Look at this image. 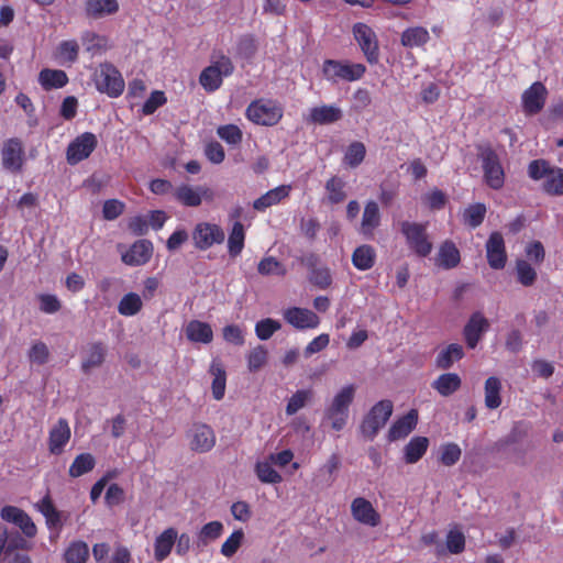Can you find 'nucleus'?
<instances>
[{
    "instance_id": "30",
    "label": "nucleus",
    "mask_w": 563,
    "mask_h": 563,
    "mask_svg": "<svg viewBox=\"0 0 563 563\" xmlns=\"http://www.w3.org/2000/svg\"><path fill=\"white\" fill-rule=\"evenodd\" d=\"M462 386V379L456 373H443L431 384V387L442 397H450Z\"/></svg>"
},
{
    "instance_id": "38",
    "label": "nucleus",
    "mask_w": 563,
    "mask_h": 563,
    "mask_svg": "<svg viewBox=\"0 0 563 563\" xmlns=\"http://www.w3.org/2000/svg\"><path fill=\"white\" fill-rule=\"evenodd\" d=\"M485 406L490 409H497L501 405V382L498 377L490 376L486 379L485 386Z\"/></svg>"
},
{
    "instance_id": "4",
    "label": "nucleus",
    "mask_w": 563,
    "mask_h": 563,
    "mask_svg": "<svg viewBox=\"0 0 563 563\" xmlns=\"http://www.w3.org/2000/svg\"><path fill=\"white\" fill-rule=\"evenodd\" d=\"M400 232L408 247L419 257H427L432 252V242L429 240L427 223L401 221Z\"/></svg>"
},
{
    "instance_id": "50",
    "label": "nucleus",
    "mask_w": 563,
    "mask_h": 563,
    "mask_svg": "<svg viewBox=\"0 0 563 563\" xmlns=\"http://www.w3.org/2000/svg\"><path fill=\"white\" fill-rule=\"evenodd\" d=\"M365 155H366L365 145L358 141L352 142L347 146L346 152L344 154V163L347 166L355 168L362 164V162L365 158Z\"/></svg>"
},
{
    "instance_id": "19",
    "label": "nucleus",
    "mask_w": 563,
    "mask_h": 563,
    "mask_svg": "<svg viewBox=\"0 0 563 563\" xmlns=\"http://www.w3.org/2000/svg\"><path fill=\"white\" fill-rule=\"evenodd\" d=\"M71 437L70 427L65 418H59L57 423L53 426L48 433V450L54 455L64 452L66 444Z\"/></svg>"
},
{
    "instance_id": "18",
    "label": "nucleus",
    "mask_w": 563,
    "mask_h": 563,
    "mask_svg": "<svg viewBox=\"0 0 563 563\" xmlns=\"http://www.w3.org/2000/svg\"><path fill=\"white\" fill-rule=\"evenodd\" d=\"M486 257L493 269H503L507 263L505 241L500 232H493L486 242Z\"/></svg>"
},
{
    "instance_id": "1",
    "label": "nucleus",
    "mask_w": 563,
    "mask_h": 563,
    "mask_svg": "<svg viewBox=\"0 0 563 563\" xmlns=\"http://www.w3.org/2000/svg\"><path fill=\"white\" fill-rule=\"evenodd\" d=\"M477 157L481 161L483 177L486 185L498 190L505 184V170L500 162L498 153L490 143H482L476 145Z\"/></svg>"
},
{
    "instance_id": "37",
    "label": "nucleus",
    "mask_w": 563,
    "mask_h": 563,
    "mask_svg": "<svg viewBox=\"0 0 563 563\" xmlns=\"http://www.w3.org/2000/svg\"><path fill=\"white\" fill-rule=\"evenodd\" d=\"M245 242V229L241 221L233 222L231 231L229 233L228 239V252L232 258L239 256L243 249Z\"/></svg>"
},
{
    "instance_id": "7",
    "label": "nucleus",
    "mask_w": 563,
    "mask_h": 563,
    "mask_svg": "<svg viewBox=\"0 0 563 563\" xmlns=\"http://www.w3.org/2000/svg\"><path fill=\"white\" fill-rule=\"evenodd\" d=\"M322 73L325 79L336 82L338 80L355 81L366 73V67L360 63H349L334 59H327L322 65Z\"/></svg>"
},
{
    "instance_id": "63",
    "label": "nucleus",
    "mask_w": 563,
    "mask_h": 563,
    "mask_svg": "<svg viewBox=\"0 0 563 563\" xmlns=\"http://www.w3.org/2000/svg\"><path fill=\"white\" fill-rule=\"evenodd\" d=\"M422 200L431 210H441L448 202L446 195L438 188L427 192Z\"/></svg>"
},
{
    "instance_id": "53",
    "label": "nucleus",
    "mask_w": 563,
    "mask_h": 563,
    "mask_svg": "<svg viewBox=\"0 0 563 563\" xmlns=\"http://www.w3.org/2000/svg\"><path fill=\"white\" fill-rule=\"evenodd\" d=\"M223 532V525L218 521H210L202 526L198 533V539L202 544H208L210 541H214L221 537Z\"/></svg>"
},
{
    "instance_id": "32",
    "label": "nucleus",
    "mask_w": 563,
    "mask_h": 563,
    "mask_svg": "<svg viewBox=\"0 0 563 563\" xmlns=\"http://www.w3.org/2000/svg\"><path fill=\"white\" fill-rule=\"evenodd\" d=\"M209 372L213 376L212 396L216 400H221L224 397L227 385V373L222 362L219 358H213Z\"/></svg>"
},
{
    "instance_id": "28",
    "label": "nucleus",
    "mask_w": 563,
    "mask_h": 563,
    "mask_svg": "<svg viewBox=\"0 0 563 563\" xmlns=\"http://www.w3.org/2000/svg\"><path fill=\"white\" fill-rule=\"evenodd\" d=\"M461 262V254L451 240H445L439 247L435 264L444 269L455 268Z\"/></svg>"
},
{
    "instance_id": "25",
    "label": "nucleus",
    "mask_w": 563,
    "mask_h": 563,
    "mask_svg": "<svg viewBox=\"0 0 563 563\" xmlns=\"http://www.w3.org/2000/svg\"><path fill=\"white\" fill-rule=\"evenodd\" d=\"M177 540V530L173 527L165 529L154 541V559L163 562L170 554Z\"/></svg>"
},
{
    "instance_id": "8",
    "label": "nucleus",
    "mask_w": 563,
    "mask_h": 563,
    "mask_svg": "<svg viewBox=\"0 0 563 563\" xmlns=\"http://www.w3.org/2000/svg\"><path fill=\"white\" fill-rule=\"evenodd\" d=\"M393 408V402L388 399L375 404L362 421L361 431L363 435L373 440L390 418Z\"/></svg>"
},
{
    "instance_id": "62",
    "label": "nucleus",
    "mask_w": 563,
    "mask_h": 563,
    "mask_svg": "<svg viewBox=\"0 0 563 563\" xmlns=\"http://www.w3.org/2000/svg\"><path fill=\"white\" fill-rule=\"evenodd\" d=\"M167 102V98L164 91L154 90L142 107V113L144 115L153 114L159 107Z\"/></svg>"
},
{
    "instance_id": "56",
    "label": "nucleus",
    "mask_w": 563,
    "mask_h": 563,
    "mask_svg": "<svg viewBox=\"0 0 563 563\" xmlns=\"http://www.w3.org/2000/svg\"><path fill=\"white\" fill-rule=\"evenodd\" d=\"M282 328V324L272 318H266L258 321L255 324V333L256 336L262 340H268L273 336V334Z\"/></svg>"
},
{
    "instance_id": "64",
    "label": "nucleus",
    "mask_w": 563,
    "mask_h": 563,
    "mask_svg": "<svg viewBox=\"0 0 563 563\" xmlns=\"http://www.w3.org/2000/svg\"><path fill=\"white\" fill-rule=\"evenodd\" d=\"M125 209L124 202L118 199H108L102 207V216L104 220L112 221L119 218Z\"/></svg>"
},
{
    "instance_id": "54",
    "label": "nucleus",
    "mask_w": 563,
    "mask_h": 563,
    "mask_svg": "<svg viewBox=\"0 0 563 563\" xmlns=\"http://www.w3.org/2000/svg\"><path fill=\"white\" fill-rule=\"evenodd\" d=\"M312 397V391L310 389H299L297 390L288 400L286 406V413L288 416H292L298 412L301 408H303L307 401Z\"/></svg>"
},
{
    "instance_id": "36",
    "label": "nucleus",
    "mask_w": 563,
    "mask_h": 563,
    "mask_svg": "<svg viewBox=\"0 0 563 563\" xmlns=\"http://www.w3.org/2000/svg\"><path fill=\"white\" fill-rule=\"evenodd\" d=\"M429 440L426 437H413L405 446V461L408 464L417 463L427 452Z\"/></svg>"
},
{
    "instance_id": "12",
    "label": "nucleus",
    "mask_w": 563,
    "mask_h": 563,
    "mask_svg": "<svg viewBox=\"0 0 563 563\" xmlns=\"http://www.w3.org/2000/svg\"><path fill=\"white\" fill-rule=\"evenodd\" d=\"M98 145L97 136L91 132H84L75 137L66 150V159L69 165H76L88 158Z\"/></svg>"
},
{
    "instance_id": "59",
    "label": "nucleus",
    "mask_w": 563,
    "mask_h": 563,
    "mask_svg": "<svg viewBox=\"0 0 563 563\" xmlns=\"http://www.w3.org/2000/svg\"><path fill=\"white\" fill-rule=\"evenodd\" d=\"M244 533L242 529L233 531L221 545V553L227 556H233L242 544Z\"/></svg>"
},
{
    "instance_id": "22",
    "label": "nucleus",
    "mask_w": 563,
    "mask_h": 563,
    "mask_svg": "<svg viewBox=\"0 0 563 563\" xmlns=\"http://www.w3.org/2000/svg\"><path fill=\"white\" fill-rule=\"evenodd\" d=\"M107 352V346L103 342L89 343L82 356L81 371L88 374L91 369L100 367L106 361Z\"/></svg>"
},
{
    "instance_id": "40",
    "label": "nucleus",
    "mask_w": 563,
    "mask_h": 563,
    "mask_svg": "<svg viewBox=\"0 0 563 563\" xmlns=\"http://www.w3.org/2000/svg\"><path fill=\"white\" fill-rule=\"evenodd\" d=\"M96 466V459L90 453H80L69 466L68 474L73 478L80 477L91 472Z\"/></svg>"
},
{
    "instance_id": "2",
    "label": "nucleus",
    "mask_w": 563,
    "mask_h": 563,
    "mask_svg": "<svg viewBox=\"0 0 563 563\" xmlns=\"http://www.w3.org/2000/svg\"><path fill=\"white\" fill-rule=\"evenodd\" d=\"M355 391L356 388L353 384L342 387L325 408L324 418L330 421L333 430L341 431L346 426Z\"/></svg>"
},
{
    "instance_id": "34",
    "label": "nucleus",
    "mask_w": 563,
    "mask_h": 563,
    "mask_svg": "<svg viewBox=\"0 0 563 563\" xmlns=\"http://www.w3.org/2000/svg\"><path fill=\"white\" fill-rule=\"evenodd\" d=\"M119 10L117 0H87L85 11L87 16L99 19L108 14H114Z\"/></svg>"
},
{
    "instance_id": "13",
    "label": "nucleus",
    "mask_w": 563,
    "mask_h": 563,
    "mask_svg": "<svg viewBox=\"0 0 563 563\" xmlns=\"http://www.w3.org/2000/svg\"><path fill=\"white\" fill-rule=\"evenodd\" d=\"M225 239L223 229L209 222L198 223L192 231V240L198 250L206 251L213 244H221Z\"/></svg>"
},
{
    "instance_id": "16",
    "label": "nucleus",
    "mask_w": 563,
    "mask_h": 563,
    "mask_svg": "<svg viewBox=\"0 0 563 563\" xmlns=\"http://www.w3.org/2000/svg\"><path fill=\"white\" fill-rule=\"evenodd\" d=\"M284 320L297 330L316 329L320 324L319 316L310 309L289 307L283 311Z\"/></svg>"
},
{
    "instance_id": "11",
    "label": "nucleus",
    "mask_w": 563,
    "mask_h": 563,
    "mask_svg": "<svg viewBox=\"0 0 563 563\" xmlns=\"http://www.w3.org/2000/svg\"><path fill=\"white\" fill-rule=\"evenodd\" d=\"M186 437L189 449L196 453L210 452L217 443L214 430L203 422L192 423Z\"/></svg>"
},
{
    "instance_id": "35",
    "label": "nucleus",
    "mask_w": 563,
    "mask_h": 563,
    "mask_svg": "<svg viewBox=\"0 0 563 563\" xmlns=\"http://www.w3.org/2000/svg\"><path fill=\"white\" fill-rule=\"evenodd\" d=\"M375 250L368 244L356 247L352 254V263L358 271L371 269L375 264Z\"/></svg>"
},
{
    "instance_id": "23",
    "label": "nucleus",
    "mask_w": 563,
    "mask_h": 563,
    "mask_svg": "<svg viewBox=\"0 0 563 563\" xmlns=\"http://www.w3.org/2000/svg\"><path fill=\"white\" fill-rule=\"evenodd\" d=\"M417 422L418 411L410 409L391 424L388 431V440L393 442L406 438L416 428Z\"/></svg>"
},
{
    "instance_id": "45",
    "label": "nucleus",
    "mask_w": 563,
    "mask_h": 563,
    "mask_svg": "<svg viewBox=\"0 0 563 563\" xmlns=\"http://www.w3.org/2000/svg\"><path fill=\"white\" fill-rule=\"evenodd\" d=\"M542 187L543 191L550 196H563V168L554 167Z\"/></svg>"
},
{
    "instance_id": "29",
    "label": "nucleus",
    "mask_w": 563,
    "mask_h": 563,
    "mask_svg": "<svg viewBox=\"0 0 563 563\" xmlns=\"http://www.w3.org/2000/svg\"><path fill=\"white\" fill-rule=\"evenodd\" d=\"M186 336L195 343L209 344L213 340V331L211 325L199 320H191L185 329Z\"/></svg>"
},
{
    "instance_id": "21",
    "label": "nucleus",
    "mask_w": 563,
    "mask_h": 563,
    "mask_svg": "<svg viewBox=\"0 0 563 563\" xmlns=\"http://www.w3.org/2000/svg\"><path fill=\"white\" fill-rule=\"evenodd\" d=\"M488 328V320L481 312H474L463 330L467 346L470 349H475L482 338V334L486 332Z\"/></svg>"
},
{
    "instance_id": "17",
    "label": "nucleus",
    "mask_w": 563,
    "mask_h": 563,
    "mask_svg": "<svg viewBox=\"0 0 563 563\" xmlns=\"http://www.w3.org/2000/svg\"><path fill=\"white\" fill-rule=\"evenodd\" d=\"M351 515L355 521L368 527L380 525L382 518L373 504L364 497H356L351 503Z\"/></svg>"
},
{
    "instance_id": "24",
    "label": "nucleus",
    "mask_w": 563,
    "mask_h": 563,
    "mask_svg": "<svg viewBox=\"0 0 563 563\" xmlns=\"http://www.w3.org/2000/svg\"><path fill=\"white\" fill-rule=\"evenodd\" d=\"M343 117L342 110L333 104L313 107L309 111L307 121L309 123L325 125L338 122Z\"/></svg>"
},
{
    "instance_id": "15",
    "label": "nucleus",
    "mask_w": 563,
    "mask_h": 563,
    "mask_svg": "<svg viewBox=\"0 0 563 563\" xmlns=\"http://www.w3.org/2000/svg\"><path fill=\"white\" fill-rule=\"evenodd\" d=\"M0 517L3 521L13 523L19 527L26 538H34L37 528L32 518L23 509L15 506H4L0 510Z\"/></svg>"
},
{
    "instance_id": "10",
    "label": "nucleus",
    "mask_w": 563,
    "mask_h": 563,
    "mask_svg": "<svg viewBox=\"0 0 563 563\" xmlns=\"http://www.w3.org/2000/svg\"><path fill=\"white\" fill-rule=\"evenodd\" d=\"M353 36L369 64H376L379 59L378 38L374 30L362 22L352 27Z\"/></svg>"
},
{
    "instance_id": "9",
    "label": "nucleus",
    "mask_w": 563,
    "mask_h": 563,
    "mask_svg": "<svg viewBox=\"0 0 563 563\" xmlns=\"http://www.w3.org/2000/svg\"><path fill=\"white\" fill-rule=\"evenodd\" d=\"M26 163L24 144L19 137H10L5 140L1 148V165L2 168L13 175H19L23 172Z\"/></svg>"
},
{
    "instance_id": "33",
    "label": "nucleus",
    "mask_w": 563,
    "mask_h": 563,
    "mask_svg": "<svg viewBox=\"0 0 563 563\" xmlns=\"http://www.w3.org/2000/svg\"><path fill=\"white\" fill-rule=\"evenodd\" d=\"M464 357V350L461 344L451 343L441 350L435 357V367L439 369H449L453 364Z\"/></svg>"
},
{
    "instance_id": "31",
    "label": "nucleus",
    "mask_w": 563,
    "mask_h": 563,
    "mask_svg": "<svg viewBox=\"0 0 563 563\" xmlns=\"http://www.w3.org/2000/svg\"><path fill=\"white\" fill-rule=\"evenodd\" d=\"M38 82L45 91L59 89L68 84V76L64 70L44 68L38 74Z\"/></svg>"
},
{
    "instance_id": "58",
    "label": "nucleus",
    "mask_w": 563,
    "mask_h": 563,
    "mask_svg": "<svg viewBox=\"0 0 563 563\" xmlns=\"http://www.w3.org/2000/svg\"><path fill=\"white\" fill-rule=\"evenodd\" d=\"M553 168L554 167H551L550 163L545 159H533L528 165V175L533 180L545 179Z\"/></svg>"
},
{
    "instance_id": "39",
    "label": "nucleus",
    "mask_w": 563,
    "mask_h": 563,
    "mask_svg": "<svg viewBox=\"0 0 563 563\" xmlns=\"http://www.w3.org/2000/svg\"><path fill=\"white\" fill-rule=\"evenodd\" d=\"M429 40V32L422 26L408 27L401 34V44L410 48L422 46Z\"/></svg>"
},
{
    "instance_id": "49",
    "label": "nucleus",
    "mask_w": 563,
    "mask_h": 563,
    "mask_svg": "<svg viewBox=\"0 0 563 563\" xmlns=\"http://www.w3.org/2000/svg\"><path fill=\"white\" fill-rule=\"evenodd\" d=\"M79 45L75 40L62 41L57 46V58L62 64H73L77 60Z\"/></svg>"
},
{
    "instance_id": "44",
    "label": "nucleus",
    "mask_w": 563,
    "mask_h": 563,
    "mask_svg": "<svg viewBox=\"0 0 563 563\" xmlns=\"http://www.w3.org/2000/svg\"><path fill=\"white\" fill-rule=\"evenodd\" d=\"M345 183L342 178L338 176H332L325 183V190L328 194V200L332 205L341 203L345 200Z\"/></svg>"
},
{
    "instance_id": "43",
    "label": "nucleus",
    "mask_w": 563,
    "mask_h": 563,
    "mask_svg": "<svg viewBox=\"0 0 563 563\" xmlns=\"http://www.w3.org/2000/svg\"><path fill=\"white\" fill-rule=\"evenodd\" d=\"M143 307L141 296L136 292L125 294L118 303V312L124 317L137 314Z\"/></svg>"
},
{
    "instance_id": "57",
    "label": "nucleus",
    "mask_w": 563,
    "mask_h": 563,
    "mask_svg": "<svg viewBox=\"0 0 563 563\" xmlns=\"http://www.w3.org/2000/svg\"><path fill=\"white\" fill-rule=\"evenodd\" d=\"M217 133L221 140L230 145H236L242 142L243 133L235 124H225L218 128Z\"/></svg>"
},
{
    "instance_id": "46",
    "label": "nucleus",
    "mask_w": 563,
    "mask_h": 563,
    "mask_svg": "<svg viewBox=\"0 0 563 563\" xmlns=\"http://www.w3.org/2000/svg\"><path fill=\"white\" fill-rule=\"evenodd\" d=\"M486 206L477 202L470 205L463 212V221L472 229L479 227L486 216Z\"/></svg>"
},
{
    "instance_id": "55",
    "label": "nucleus",
    "mask_w": 563,
    "mask_h": 563,
    "mask_svg": "<svg viewBox=\"0 0 563 563\" xmlns=\"http://www.w3.org/2000/svg\"><path fill=\"white\" fill-rule=\"evenodd\" d=\"M461 455V448L456 443L449 442L441 446L440 462L445 466H452L459 462Z\"/></svg>"
},
{
    "instance_id": "42",
    "label": "nucleus",
    "mask_w": 563,
    "mask_h": 563,
    "mask_svg": "<svg viewBox=\"0 0 563 563\" xmlns=\"http://www.w3.org/2000/svg\"><path fill=\"white\" fill-rule=\"evenodd\" d=\"M88 558V544L80 540L70 542L64 552L66 563H86Z\"/></svg>"
},
{
    "instance_id": "14",
    "label": "nucleus",
    "mask_w": 563,
    "mask_h": 563,
    "mask_svg": "<svg viewBox=\"0 0 563 563\" xmlns=\"http://www.w3.org/2000/svg\"><path fill=\"white\" fill-rule=\"evenodd\" d=\"M547 97V87L541 81L533 82L521 95V104L525 114H538L544 108Z\"/></svg>"
},
{
    "instance_id": "26",
    "label": "nucleus",
    "mask_w": 563,
    "mask_h": 563,
    "mask_svg": "<svg viewBox=\"0 0 563 563\" xmlns=\"http://www.w3.org/2000/svg\"><path fill=\"white\" fill-rule=\"evenodd\" d=\"M380 224V212L377 202L369 200L366 202L362 216L360 232L366 238L372 239L374 231Z\"/></svg>"
},
{
    "instance_id": "20",
    "label": "nucleus",
    "mask_w": 563,
    "mask_h": 563,
    "mask_svg": "<svg viewBox=\"0 0 563 563\" xmlns=\"http://www.w3.org/2000/svg\"><path fill=\"white\" fill-rule=\"evenodd\" d=\"M153 254V244L148 240H137L122 254V262L130 266L146 264Z\"/></svg>"
},
{
    "instance_id": "5",
    "label": "nucleus",
    "mask_w": 563,
    "mask_h": 563,
    "mask_svg": "<svg viewBox=\"0 0 563 563\" xmlns=\"http://www.w3.org/2000/svg\"><path fill=\"white\" fill-rule=\"evenodd\" d=\"M234 71V65L230 57L220 55L199 75V84L207 92L217 91L223 82V78L229 77Z\"/></svg>"
},
{
    "instance_id": "48",
    "label": "nucleus",
    "mask_w": 563,
    "mask_h": 563,
    "mask_svg": "<svg viewBox=\"0 0 563 563\" xmlns=\"http://www.w3.org/2000/svg\"><path fill=\"white\" fill-rule=\"evenodd\" d=\"M258 479L265 484H278L283 481L280 474L272 466V462L261 461L255 465Z\"/></svg>"
},
{
    "instance_id": "3",
    "label": "nucleus",
    "mask_w": 563,
    "mask_h": 563,
    "mask_svg": "<svg viewBox=\"0 0 563 563\" xmlns=\"http://www.w3.org/2000/svg\"><path fill=\"white\" fill-rule=\"evenodd\" d=\"M245 117L256 125L275 126L284 117V108L277 100L260 98L246 107Z\"/></svg>"
},
{
    "instance_id": "47",
    "label": "nucleus",
    "mask_w": 563,
    "mask_h": 563,
    "mask_svg": "<svg viewBox=\"0 0 563 563\" xmlns=\"http://www.w3.org/2000/svg\"><path fill=\"white\" fill-rule=\"evenodd\" d=\"M257 272L263 276H285L287 274L285 265L274 256L263 257L257 265Z\"/></svg>"
},
{
    "instance_id": "61",
    "label": "nucleus",
    "mask_w": 563,
    "mask_h": 563,
    "mask_svg": "<svg viewBox=\"0 0 563 563\" xmlns=\"http://www.w3.org/2000/svg\"><path fill=\"white\" fill-rule=\"evenodd\" d=\"M309 282L320 288L327 289L332 284V276L328 267H318L309 273Z\"/></svg>"
},
{
    "instance_id": "52",
    "label": "nucleus",
    "mask_w": 563,
    "mask_h": 563,
    "mask_svg": "<svg viewBox=\"0 0 563 563\" xmlns=\"http://www.w3.org/2000/svg\"><path fill=\"white\" fill-rule=\"evenodd\" d=\"M268 352L263 345H257L247 354V368L255 373L267 363Z\"/></svg>"
},
{
    "instance_id": "60",
    "label": "nucleus",
    "mask_w": 563,
    "mask_h": 563,
    "mask_svg": "<svg viewBox=\"0 0 563 563\" xmlns=\"http://www.w3.org/2000/svg\"><path fill=\"white\" fill-rule=\"evenodd\" d=\"M27 357L31 363H35L37 365L46 364L49 358L47 345L42 341L33 343L29 350Z\"/></svg>"
},
{
    "instance_id": "6",
    "label": "nucleus",
    "mask_w": 563,
    "mask_h": 563,
    "mask_svg": "<svg viewBox=\"0 0 563 563\" xmlns=\"http://www.w3.org/2000/svg\"><path fill=\"white\" fill-rule=\"evenodd\" d=\"M95 84L98 91L117 98L124 90V79L121 73L110 63H102L95 75Z\"/></svg>"
},
{
    "instance_id": "51",
    "label": "nucleus",
    "mask_w": 563,
    "mask_h": 563,
    "mask_svg": "<svg viewBox=\"0 0 563 563\" xmlns=\"http://www.w3.org/2000/svg\"><path fill=\"white\" fill-rule=\"evenodd\" d=\"M516 272L518 282L525 287L532 286L537 280L536 269L525 260L516 262Z\"/></svg>"
},
{
    "instance_id": "27",
    "label": "nucleus",
    "mask_w": 563,
    "mask_h": 563,
    "mask_svg": "<svg viewBox=\"0 0 563 563\" xmlns=\"http://www.w3.org/2000/svg\"><path fill=\"white\" fill-rule=\"evenodd\" d=\"M291 191V185H280L274 189L268 190L260 198L254 200L253 208L256 211H265L267 208L279 203L282 200L289 197Z\"/></svg>"
},
{
    "instance_id": "41",
    "label": "nucleus",
    "mask_w": 563,
    "mask_h": 563,
    "mask_svg": "<svg viewBox=\"0 0 563 563\" xmlns=\"http://www.w3.org/2000/svg\"><path fill=\"white\" fill-rule=\"evenodd\" d=\"M175 199L185 207H199L201 205V196L197 188L189 185H180L174 191Z\"/></svg>"
}]
</instances>
